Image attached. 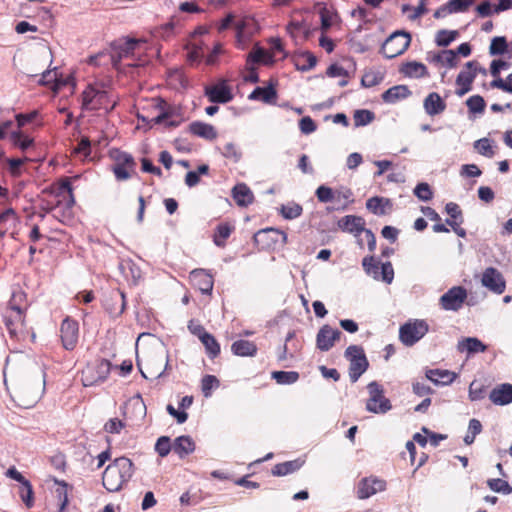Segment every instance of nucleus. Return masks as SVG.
<instances>
[{
	"instance_id": "nucleus-57",
	"label": "nucleus",
	"mask_w": 512,
	"mask_h": 512,
	"mask_svg": "<svg viewBox=\"0 0 512 512\" xmlns=\"http://www.w3.org/2000/svg\"><path fill=\"white\" fill-rule=\"evenodd\" d=\"M334 191L332 188L321 185L316 189V196L319 202L328 203L334 200Z\"/></svg>"
},
{
	"instance_id": "nucleus-13",
	"label": "nucleus",
	"mask_w": 512,
	"mask_h": 512,
	"mask_svg": "<svg viewBox=\"0 0 512 512\" xmlns=\"http://www.w3.org/2000/svg\"><path fill=\"white\" fill-rule=\"evenodd\" d=\"M386 482L379 478H363L357 488V496L359 499H367L377 492L384 491Z\"/></svg>"
},
{
	"instance_id": "nucleus-22",
	"label": "nucleus",
	"mask_w": 512,
	"mask_h": 512,
	"mask_svg": "<svg viewBox=\"0 0 512 512\" xmlns=\"http://www.w3.org/2000/svg\"><path fill=\"white\" fill-rule=\"evenodd\" d=\"M102 483L103 486L109 491V492H117L119 491L124 482L119 477V475L116 473V470L112 468L110 465H108L103 473L102 476Z\"/></svg>"
},
{
	"instance_id": "nucleus-32",
	"label": "nucleus",
	"mask_w": 512,
	"mask_h": 512,
	"mask_svg": "<svg viewBox=\"0 0 512 512\" xmlns=\"http://www.w3.org/2000/svg\"><path fill=\"white\" fill-rule=\"evenodd\" d=\"M303 463L304 462L301 461L300 459H296L276 464L272 469V474L274 476H286L299 470L302 467Z\"/></svg>"
},
{
	"instance_id": "nucleus-37",
	"label": "nucleus",
	"mask_w": 512,
	"mask_h": 512,
	"mask_svg": "<svg viewBox=\"0 0 512 512\" xmlns=\"http://www.w3.org/2000/svg\"><path fill=\"white\" fill-rule=\"evenodd\" d=\"M271 377L280 385H290L298 381L299 373L296 371H274L271 373Z\"/></svg>"
},
{
	"instance_id": "nucleus-6",
	"label": "nucleus",
	"mask_w": 512,
	"mask_h": 512,
	"mask_svg": "<svg viewBox=\"0 0 512 512\" xmlns=\"http://www.w3.org/2000/svg\"><path fill=\"white\" fill-rule=\"evenodd\" d=\"M411 42L410 34L405 31H396L391 34L383 43L381 51L383 55L392 59L403 54Z\"/></svg>"
},
{
	"instance_id": "nucleus-56",
	"label": "nucleus",
	"mask_w": 512,
	"mask_h": 512,
	"mask_svg": "<svg viewBox=\"0 0 512 512\" xmlns=\"http://www.w3.org/2000/svg\"><path fill=\"white\" fill-rule=\"evenodd\" d=\"M382 78L380 73L369 71L362 76L361 84L366 88H370L378 85L382 81Z\"/></svg>"
},
{
	"instance_id": "nucleus-25",
	"label": "nucleus",
	"mask_w": 512,
	"mask_h": 512,
	"mask_svg": "<svg viewBox=\"0 0 512 512\" xmlns=\"http://www.w3.org/2000/svg\"><path fill=\"white\" fill-rule=\"evenodd\" d=\"M109 465L116 470L124 483L128 482L133 475V463L126 457H119Z\"/></svg>"
},
{
	"instance_id": "nucleus-55",
	"label": "nucleus",
	"mask_w": 512,
	"mask_h": 512,
	"mask_svg": "<svg viewBox=\"0 0 512 512\" xmlns=\"http://www.w3.org/2000/svg\"><path fill=\"white\" fill-rule=\"evenodd\" d=\"M415 196L421 201H429L433 197L430 186L427 183H419L414 188Z\"/></svg>"
},
{
	"instance_id": "nucleus-36",
	"label": "nucleus",
	"mask_w": 512,
	"mask_h": 512,
	"mask_svg": "<svg viewBox=\"0 0 512 512\" xmlns=\"http://www.w3.org/2000/svg\"><path fill=\"white\" fill-rule=\"evenodd\" d=\"M200 341L205 346L206 352L210 358L213 359L220 354V345L212 334H203Z\"/></svg>"
},
{
	"instance_id": "nucleus-34",
	"label": "nucleus",
	"mask_w": 512,
	"mask_h": 512,
	"mask_svg": "<svg viewBox=\"0 0 512 512\" xmlns=\"http://www.w3.org/2000/svg\"><path fill=\"white\" fill-rule=\"evenodd\" d=\"M17 222V215L12 208H8L0 214V237H3L7 231L14 227Z\"/></svg>"
},
{
	"instance_id": "nucleus-19",
	"label": "nucleus",
	"mask_w": 512,
	"mask_h": 512,
	"mask_svg": "<svg viewBox=\"0 0 512 512\" xmlns=\"http://www.w3.org/2000/svg\"><path fill=\"white\" fill-rule=\"evenodd\" d=\"M366 208L375 215H386L392 208V202L388 198L374 196L366 201Z\"/></svg>"
},
{
	"instance_id": "nucleus-46",
	"label": "nucleus",
	"mask_w": 512,
	"mask_h": 512,
	"mask_svg": "<svg viewBox=\"0 0 512 512\" xmlns=\"http://www.w3.org/2000/svg\"><path fill=\"white\" fill-rule=\"evenodd\" d=\"M54 482L59 485V487L56 489V494L60 502L59 511L63 512L68 504V484L65 481H59L56 478L54 479Z\"/></svg>"
},
{
	"instance_id": "nucleus-40",
	"label": "nucleus",
	"mask_w": 512,
	"mask_h": 512,
	"mask_svg": "<svg viewBox=\"0 0 512 512\" xmlns=\"http://www.w3.org/2000/svg\"><path fill=\"white\" fill-rule=\"evenodd\" d=\"M220 386V381L214 375H205L201 381V389L204 397L212 395V390Z\"/></svg>"
},
{
	"instance_id": "nucleus-16",
	"label": "nucleus",
	"mask_w": 512,
	"mask_h": 512,
	"mask_svg": "<svg viewBox=\"0 0 512 512\" xmlns=\"http://www.w3.org/2000/svg\"><path fill=\"white\" fill-rule=\"evenodd\" d=\"M279 238H281V242L283 244L287 242V234L274 228L262 229L254 235L255 243L267 246H269L271 243H277Z\"/></svg>"
},
{
	"instance_id": "nucleus-53",
	"label": "nucleus",
	"mask_w": 512,
	"mask_h": 512,
	"mask_svg": "<svg viewBox=\"0 0 512 512\" xmlns=\"http://www.w3.org/2000/svg\"><path fill=\"white\" fill-rule=\"evenodd\" d=\"M362 266L368 275L373 276L375 279H379V266L378 263L375 262L374 257L368 256L363 258Z\"/></svg>"
},
{
	"instance_id": "nucleus-11",
	"label": "nucleus",
	"mask_w": 512,
	"mask_h": 512,
	"mask_svg": "<svg viewBox=\"0 0 512 512\" xmlns=\"http://www.w3.org/2000/svg\"><path fill=\"white\" fill-rule=\"evenodd\" d=\"M342 333L338 329H333L330 325H323L316 336V347L323 352L329 351L341 337Z\"/></svg>"
},
{
	"instance_id": "nucleus-12",
	"label": "nucleus",
	"mask_w": 512,
	"mask_h": 512,
	"mask_svg": "<svg viewBox=\"0 0 512 512\" xmlns=\"http://www.w3.org/2000/svg\"><path fill=\"white\" fill-rule=\"evenodd\" d=\"M204 92L212 103L225 104L233 99L231 88L227 85L225 80L212 86H206Z\"/></svg>"
},
{
	"instance_id": "nucleus-64",
	"label": "nucleus",
	"mask_w": 512,
	"mask_h": 512,
	"mask_svg": "<svg viewBox=\"0 0 512 512\" xmlns=\"http://www.w3.org/2000/svg\"><path fill=\"white\" fill-rule=\"evenodd\" d=\"M440 57H442V64L453 68L457 65V53L454 50H443L440 52Z\"/></svg>"
},
{
	"instance_id": "nucleus-23",
	"label": "nucleus",
	"mask_w": 512,
	"mask_h": 512,
	"mask_svg": "<svg viewBox=\"0 0 512 512\" xmlns=\"http://www.w3.org/2000/svg\"><path fill=\"white\" fill-rule=\"evenodd\" d=\"M189 131L200 138L213 140L217 137V131L213 125L201 121H194L189 125Z\"/></svg>"
},
{
	"instance_id": "nucleus-27",
	"label": "nucleus",
	"mask_w": 512,
	"mask_h": 512,
	"mask_svg": "<svg viewBox=\"0 0 512 512\" xmlns=\"http://www.w3.org/2000/svg\"><path fill=\"white\" fill-rule=\"evenodd\" d=\"M446 105L440 95L436 92L430 93L424 100V109L430 116H434L443 112Z\"/></svg>"
},
{
	"instance_id": "nucleus-4",
	"label": "nucleus",
	"mask_w": 512,
	"mask_h": 512,
	"mask_svg": "<svg viewBox=\"0 0 512 512\" xmlns=\"http://www.w3.org/2000/svg\"><path fill=\"white\" fill-rule=\"evenodd\" d=\"M111 364L106 359H100L88 364L82 370L81 380L85 387H90L106 380L110 373Z\"/></svg>"
},
{
	"instance_id": "nucleus-5",
	"label": "nucleus",
	"mask_w": 512,
	"mask_h": 512,
	"mask_svg": "<svg viewBox=\"0 0 512 512\" xmlns=\"http://www.w3.org/2000/svg\"><path fill=\"white\" fill-rule=\"evenodd\" d=\"M141 42L142 40L135 38H119L113 41L110 45V61L113 67L118 69L120 62L123 59L133 56L136 48Z\"/></svg>"
},
{
	"instance_id": "nucleus-10",
	"label": "nucleus",
	"mask_w": 512,
	"mask_h": 512,
	"mask_svg": "<svg viewBox=\"0 0 512 512\" xmlns=\"http://www.w3.org/2000/svg\"><path fill=\"white\" fill-rule=\"evenodd\" d=\"M481 283L485 288L497 295L502 294L506 288V281L503 275L494 267H488L483 271Z\"/></svg>"
},
{
	"instance_id": "nucleus-60",
	"label": "nucleus",
	"mask_w": 512,
	"mask_h": 512,
	"mask_svg": "<svg viewBox=\"0 0 512 512\" xmlns=\"http://www.w3.org/2000/svg\"><path fill=\"white\" fill-rule=\"evenodd\" d=\"M222 155L226 158L233 159L235 162L239 161L241 158V152L238 150L237 146L232 143H226L222 149Z\"/></svg>"
},
{
	"instance_id": "nucleus-38",
	"label": "nucleus",
	"mask_w": 512,
	"mask_h": 512,
	"mask_svg": "<svg viewBox=\"0 0 512 512\" xmlns=\"http://www.w3.org/2000/svg\"><path fill=\"white\" fill-rule=\"evenodd\" d=\"M112 156L115 160V166H126L130 168L131 172H135L136 162L131 154L117 150Z\"/></svg>"
},
{
	"instance_id": "nucleus-49",
	"label": "nucleus",
	"mask_w": 512,
	"mask_h": 512,
	"mask_svg": "<svg viewBox=\"0 0 512 512\" xmlns=\"http://www.w3.org/2000/svg\"><path fill=\"white\" fill-rule=\"evenodd\" d=\"M281 214L285 219H295L302 213V207L297 203H288L281 206Z\"/></svg>"
},
{
	"instance_id": "nucleus-8",
	"label": "nucleus",
	"mask_w": 512,
	"mask_h": 512,
	"mask_svg": "<svg viewBox=\"0 0 512 512\" xmlns=\"http://www.w3.org/2000/svg\"><path fill=\"white\" fill-rule=\"evenodd\" d=\"M478 63L476 61H469L465 64L463 70L457 75L456 85L459 87L456 90V95L459 97L464 96L472 90V83L477 76Z\"/></svg>"
},
{
	"instance_id": "nucleus-51",
	"label": "nucleus",
	"mask_w": 512,
	"mask_h": 512,
	"mask_svg": "<svg viewBox=\"0 0 512 512\" xmlns=\"http://www.w3.org/2000/svg\"><path fill=\"white\" fill-rule=\"evenodd\" d=\"M20 497L22 501L25 503L27 508H31L34 503L33 499V489L29 481H25L19 491Z\"/></svg>"
},
{
	"instance_id": "nucleus-31",
	"label": "nucleus",
	"mask_w": 512,
	"mask_h": 512,
	"mask_svg": "<svg viewBox=\"0 0 512 512\" xmlns=\"http://www.w3.org/2000/svg\"><path fill=\"white\" fill-rule=\"evenodd\" d=\"M333 201L338 203L336 209L345 210L349 204L354 202L352 190L347 187H339L335 189Z\"/></svg>"
},
{
	"instance_id": "nucleus-26",
	"label": "nucleus",
	"mask_w": 512,
	"mask_h": 512,
	"mask_svg": "<svg viewBox=\"0 0 512 512\" xmlns=\"http://www.w3.org/2000/svg\"><path fill=\"white\" fill-rule=\"evenodd\" d=\"M195 450V442L188 435L177 437L173 443V451L182 459L193 453Z\"/></svg>"
},
{
	"instance_id": "nucleus-59",
	"label": "nucleus",
	"mask_w": 512,
	"mask_h": 512,
	"mask_svg": "<svg viewBox=\"0 0 512 512\" xmlns=\"http://www.w3.org/2000/svg\"><path fill=\"white\" fill-rule=\"evenodd\" d=\"M474 0H449L448 8L453 13H459L466 11L472 4Z\"/></svg>"
},
{
	"instance_id": "nucleus-44",
	"label": "nucleus",
	"mask_w": 512,
	"mask_h": 512,
	"mask_svg": "<svg viewBox=\"0 0 512 512\" xmlns=\"http://www.w3.org/2000/svg\"><path fill=\"white\" fill-rule=\"evenodd\" d=\"M507 51V41L505 37H494L489 47V53L492 56L502 55Z\"/></svg>"
},
{
	"instance_id": "nucleus-7",
	"label": "nucleus",
	"mask_w": 512,
	"mask_h": 512,
	"mask_svg": "<svg viewBox=\"0 0 512 512\" xmlns=\"http://www.w3.org/2000/svg\"><path fill=\"white\" fill-rule=\"evenodd\" d=\"M467 299L463 286H453L439 298V306L445 311H458Z\"/></svg>"
},
{
	"instance_id": "nucleus-48",
	"label": "nucleus",
	"mask_w": 512,
	"mask_h": 512,
	"mask_svg": "<svg viewBox=\"0 0 512 512\" xmlns=\"http://www.w3.org/2000/svg\"><path fill=\"white\" fill-rule=\"evenodd\" d=\"M97 90L92 86H88L82 93V108L89 110L93 109L92 106L95 104L97 98Z\"/></svg>"
},
{
	"instance_id": "nucleus-2",
	"label": "nucleus",
	"mask_w": 512,
	"mask_h": 512,
	"mask_svg": "<svg viewBox=\"0 0 512 512\" xmlns=\"http://www.w3.org/2000/svg\"><path fill=\"white\" fill-rule=\"evenodd\" d=\"M344 356L350 363V380L352 383H355L369 367V362L365 355L364 349L358 345H350L346 348Z\"/></svg>"
},
{
	"instance_id": "nucleus-50",
	"label": "nucleus",
	"mask_w": 512,
	"mask_h": 512,
	"mask_svg": "<svg viewBox=\"0 0 512 512\" xmlns=\"http://www.w3.org/2000/svg\"><path fill=\"white\" fill-rule=\"evenodd\" d=\"M232 229L227 224H220L217 227V231L214 235V243L218 247H223L225 244V240L230 236Z\"/></svg>"
},
{
	"instance_id": "nucleus-54",
	"label": "nucleus",
	"mask_w": 512,
	"mask_h": 512,
	"mask_svg": "<svg viewBox=\"0 0 512 512\" xmlns=\"http://www.w3.org/2000/svg\"><path fill=\"white\" fill-rule=\"evenodd\" d=\"M474 148L483 156L491 158L494 155L491 141L488 138H481L477 140L474 143Z\"/></svg>"
},
{
	"instance_id": "nucleus-42",
	"label": "nucleus",
	"mask_w": 512,
	"mask_h": 512,
	"mask_svg": "<svg viewBox=\"0 0 512 512\" xmlns=\"http://www.w3.org/2000/svg\"><path fill=\"white\" fill-rule=\"evenodd\" d=\"M10 140L14 146L19 147L21 150H26L33 143V140L23 135L21 131H13L10 134Z\"/></svg>"
},
{
	"instance_id": "nucleus-17",
	"label": "nucleus",
	"mask_w": 512,
	"mask_h": 512,
	"mask_svg": "<svg viewBox=\"0 0 512 512\" xmlns=\"http://www.w3.org/2000/svg\"><path fill=\"white\" fill-rule=\"evenodd\" d=\"M190 280L203 294H211L213 290V278L204 269H195L190 273Z\"/></svg>"
},
{
	"instance_id": "nucleus-28",
	"label": "nucleus",
	"mask_w": 512,
	"mask_h": 512,
	"mask_svg": "<svg viewBox=\"0 0 512 512\" xmlns=\"http://www.w3.org/2000/svg\"><path fill=\"white\" fill-rule=\"evenodd\" d=\"M411 94L406 85H396L382 94V100L385 103L394 104L402 99L407 98Z\"/></svg>"
},
{
	"instance_id": "nucleus-21",
	"label": "nucleus",
	"mask_w": 512,
	"mask_h": 512,
	"mask_svg": "<svg viewBox=\"0 0 512 512\" xmlns=\"http://www.w3.org/2000/svg\"><path fill=\"white\" fill-rule=\"evenodd\" d=\"M232 196L237 205L241 207H247L254 199L251 189L244 183H238L233 187Z\"/></svg>"
},
{
	"instance_id": "nucleus-33",
	"label": "nucleus",
	"mask_w": 512,
	"mask_h": 512,
	"mask_svg": "<svg viewBox=\"0 0 512 512\" xmlns=\"http://www.w3.org/2000/svg\"><path fill=\"white\" fill-rule=\"evenodd\" d=\"M401 72L408 77L421 78L427 75V68L420 62L412 61L405 63Z\"/></svg>"
},
{
	"instance_id": "nucleus-52",
	"label": "nucleus",
	"mask_w": 512,
	"mask_h": 512,
	"mask_svg": "<svg viewBox=\"0 0 512 512\" xmlns=\"http://www.w3.org/2000/svg\"><path fill=\"white\" fill-rule=\"evenodd\" d=\"M363 237L361 235L357 238L358 244L360 247L364 246V241H366L368 245V249L370 252H373L376 248V237L374 233L370 229H364L362 231Z\"/></svg>"
},
{
	"instance_id": "nucleus-45",
	"label": "nucleus",
	"mask_w": 512,
	"mask_h": 512,
	"mask_svg": "<svg viewBox=\"0 0 512 512\" xmlns=\"http://www.w3.org/2000/svg\"><path fill=\"white\" fill-rule=\"evenodd\" d=\"M488 487L496 492L504 495L510 494V485L507 481L500 478H493L487 480Z\"/></svg>"
},
{
	"instance_id": "nucleus-1",
	"label": "nucleus",
	"mask_w": 512,
	"mask_h": 512,
	"mask_svg": "<svg viewBox=\"0 0 512 512\" xmlns=\"http://www.w3.org/2000/svg\"><path fill=\"white\" fill-rule=\"evenodd\" d=\"M429 331V325L425 320L413 319L404 323L399 328V340L406 347H411L419 342Z\"/></svg>"
},
{
	"instance_id": "nucleus-18",
	"label": "nucleus",
	"mask_w": 512,
	"mask_h": 512,
	"mask_svg": "<svg viewBox=\"0 0 512 512\" xmlns=\"http://www.w3.org/2000/svg\"><path fill=\"white\" fill-rule=\"evenodd\" d=\"M425 377L437 386H446L450 385L458 374L444 369H426Z\"/></svg>"
},
{
	"instance_id": "nucleus-62",
	"label": "nucleus",
	"mask_w": 512,
	"mask_h": 512,
	"mask_svg": "<svg viewBox=\"0 0 512 512\" xmlns=\"http://www.w3.org/2000/svg\"><path fill=\"white\" fill-rule=\"evenodd\" d=\"M112 171H113V173L115 175V178L118 181L127 180V179L131 178L134 174H136V171L135 172H131L130 168H128L126 166H115V165H113Z\"/></svg>"
},
{
	"instance_id": "nucleus-15",
	"label": "nucleus",
	"mask_w": 512,
	"mask_h": 512,
	"mask_svg": "<svg viewBox=\"0 0 512 512\" xmlns=\"http://www.w3.org/2000/svg\"><path fill=\"white\" fill-rule=\"evenodd\" d=\"M338 226L342 231L359 237L365 229V220L360 216L346 215L338 221Z\"/></svg>"
},
{
	"instance_id": "nucleus-20",
	"label": "nucleus",
	"mask_w": 512,
	"mask_h": 512,
	"mask_svg": "<svg viewBox=\"0 0 512 512\" xmlns=\"http://www.w3.org/2000/svg\"><path fill=\"white\" fill-rule=\"evenodd\" d=\"M457 350L460 353L467 352L468 355H471L485 352L487 346L476 337H466L458 342Z\"/></svg>"
},
{
	"instance_id": "nucleus-39",
	"label": "nucleus",
	"mask_w": 512,
	"mask_h": 512,
	"mask_svg": "<svg viewBox=\"0 0 512 512\" xmlns=\"http://www.w3.org/2000/svg\"><path fill=\"white\" fill-rule=\"evenodd\" d=\"M260 62L270 63L272 62V56L262 48H256L247 55V65Z\"/></svg>"
},
{
	"instance_id": "nucleus-24",
	"label": "nucleus",
	"mask_w": 512,
	"mask_h": 512,
	"mask_svg": "<svg viewBox=\"0 0 512 512\" xmlns=\"http://www.w3.org/2000/svg\"><path fill=\"white\" fill-rule=\"evenodd\" d=\"M109 465L116 470L124 483L128 482L133 475V463L126 457H119Z\"/></svg>"
},
{
	"instance_id": "nucleus-9",
	"label": "nucleus",
	"mask_w": 512,
	"mask_h": 512,
	"mask_svg": "<svg viewBox=\"0 0 512 512\" xmlns=\"http://www.w3.org/2000/svg\"><path fill=\"white\" fill-rule=\"evenodd\" d=\"M61 341L66 350H73L78 342L79 324L76 320L66 317L60 327Z\"/></svg>"
},
{
	"instance_id": "nucleus-29",
	"label": "nucleus",
	"mask_w": 512,
	"mask_h": 512,
	"mask_svg": "<svg viewBox=\"0 0 512 512\" xmlns=\"http://www.w3.org/2000/svg\"><path fill=\"white\" fill-rule=\"evenodd\" d=\"M231 351L236 356L252 357L257 353V346L248 340H237L231 345Z\"/></svg>"
},
{
	"instance_id": "nucleus-3",
	"label": "nucleus",
	"mask_w": 512,
	"mask_h": 512,
	"mask_svg": "<svg viewBox=\"0 0 512 512\" xmlns=\"http://www.w3.org/2000/svg\"><path fill=\"white\" fill-rule=\"evenodd\" d=\"M369 398L366 401V410L374 414H385L391 410L390 400L384 396L383 387L376 381L367 385Z\"/></svg>"
},
{
	"instance_id": "nucleus-47",
	"label": "nucleus",
	"mask_w": 512,
	"mask_h": 512,
	"mask_svg": "<svg viewBox=\"0 0 512 512\" xmlns=\"http://www.w3.org/2000/svg\"><path fill=\"white\" fill-rule=\"evenodd\" d=\"M173 450V444L168 436H161L155 444V451L160 457H166Z\"/></svg>"
},
{
	"instance_id": "nucleus-58",
	"label": "nucleus",
	"mask_w": 512,
	"mask_h": 512,
	"mask_svg": "<svg viewBox=\"0 0 512 512\" xmlns=\"http://www.w3.org/2000/svg\"><path fill=\"white\" fill-rule=\"evenodd\" d=\"M381 278L387 284L392 283L394 278V269L391 262H385L381 264L379 268V279Z\"/></svg>"
},
{
	"instance_id": "nucleus-35",
	"label": "nucleus",
	"mask_w": 512,
	"mask_h": 512,
	"mask_svg": "<svg viewBox=\"0 0 512 512\" xmlns=\"http://www.w3.org/2000/svg\"><path fill=\"white\" fill-rule=\"evenodd\" d=\"M375 120V113L367 109H358L353 113L354 126L356 128L367 126Z\"/></svg>"
},
{
	"instance_id": "nucleus-30",
	"label": "nucleus",
	"mask_w": 512,
	"mask_h": 512,
	"mask_svg": "<svg viewBox=\"0 0 512 512\" xmlns=\"http://www.w3.org/2000/svg\"><path fill=\"white\" fill-rule=\"evenodd\" d=\"M277 97L275 88L271 85L267 87H256L249 95L250 100H261L264 103H273Z\"/></svg>"
},
{
	"instance_id": "nucleus-63",
	"label": "nucleus",
	"mask_w": 512,
	"mask_h": 512,
	"mask_svg": "<svg viewBox=\"0 0 512 512\" xmlns=\"http://www.w3.org/2000/svg\"><path fill=\"white\" fill-rule=\"evenodd\" d=\"M317 126L310 116H305L299 121V129L303 134H311L316 130Z\"/></svg>"
},
{
	"instance_id": "nucleus-43",
	"label": "nucleus",
	"mask_w": 512,
	"mask_h": 512,
	"mask_svg": "<svg viewBox=\"0 0 512 512\" xmlns=\"http://www.w3.org/2000/svg\"><path fill=\"white\" fill-rule=\"evenodd\" d=\"M466 105L470 113H482L484 112L486 103L482 96L473 95L466 100Z\"/></svg>"
},
{
	"instance_id": "nucleus-41",
	"label": "nucleus",
	"mask_w": 512,
	"mask_h": 512,
	"mask_svg": "<svg viewBox=\"0 0 512 512\" xmlns=\"http://www.w3.org/2000/svg\"><path fill=\"white\" fill-rule=\"evenodd\" d=\"M458 36V32L455 30H439L436 34V44L441 47H447L453 42Z\"/></svg>"
},
{
	"instance_id": "nucleus-61",
	"label": "nucleus",
	"mask_w": 512,
	"mask_h": 512,
	"mask_svg": "<svg viewBox=\"0 0 512 512\" xmlns=\"http://www.w3.org/2000/svg\"><path fill=\"white\" fill-rule=\"evenodd\" d=\"M173 31H174V23L168 22L164 25H161V26L155 28L153 35H154V37L167 39L173 34Z\"/></svg>"
},
{
	"instance_id": "nucleus-14",
	"label": "nucleus",
	"mask_w": 512,
	"mask_h": 512,
	"mask_svg": "<svg viewBox=\"0 0 512 512\" xmlns=\"http://www.w3.org/2000/svg\"><path fill=\"white\" fill-rule=\"evenodd\" d=\"M489 400L498 406L512 403V384L503 383L496 385L489 393Z\"/></svg>"
}]
</instances>
